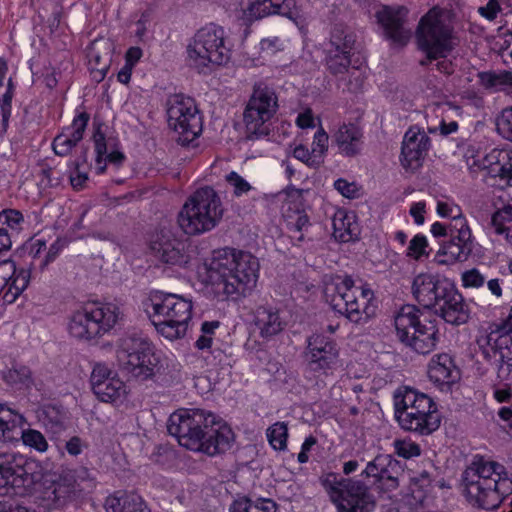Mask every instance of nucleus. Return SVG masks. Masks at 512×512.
<instances>
[{"mask_svg": "<svg viewBox=\"0 0 512 512\" xmlns=\"http://www.w3.org/2000/svg\"><path fill=\"white\" fill-rule=\"evenodd\" d=\"M167 430L181 446L209 456L225 453L235 438L224 421L204 409H182L172 413Z\"/></svg>", "mask_w": 512, "mask_h": 512, "instance_id": "obj_1", "label": "nucleus"}, {"mask_svg": "<svg viewBox=\"0 0 512 512\" xmlns=\"http://www.w3.org/2000/svg\"><path fill=\"white\" fill-rule=\"evenodd\" d=\"M258 270V260L250 253L226 247L213 251L208 282L219 300L237 301L256 287Z\"/></svg>", "mask_w": 512, "mask_h": 512, "instance_id": "obj_2", "label": "nucleus"}, {"mask_svg": "<svg viewBox=\"0 0 512 512\" xmlns=\"http://www.w3.org/2000/svg\"><path fill=\"white\" fill-rule=\"evenodd\" d=\"M462 483L468 502L485 510L498 508L512 492V478L505 467L479 455L463 471Z\"/></svg>", "mask_w": 512, "mask_h": 512, "instance_id": "obj_3", "label": "nucleus"}, {"mask_svg": "<svg viewBox=\"0 0 512 512\" xmlns=\"http://www.w3.org/2000/svg\"><path fill=\"white\" fill-rule=\"evenodd\" d=\"M413 297L427 309H435L447 323L461 325L469 319V309L454 284L430 273L417 275L411 286Z\"/></svg>", "mask_w": 512, "mask_h": 512, "instance_id": "obj_4", "label": "nucleus"}, {"mask_svg": "<svg viewBox=\"0 0 512 512\" xmlns=\"http://www.w3.org/2000/svg\"><path fill=\"white\" fill-rule=\"evenodd\" d=\"M192 301L178 294L156 292L146 304V312L156 330L169 340L183 338L192 318Z\"/></svg>", "mask_w": 512, "mask_h": 512, "instance_id": "obj_5", "label": "nucleus"}, {"mask_svg": "<svg viewBox=\"0 0 512 512\" xmlns=\"http://www.w3.org/2000/svg\"><path fill=\"white\" fill-rule=\"evenodd\" d=\"M395 416L401 428L419 435H430L441 423L436 403L426 394L405 387L394 397Z\"/></svg>", "mask_w": 512, "mask_h": 512, "instance_id": "obj_6", "label": "nucleus"}, {"mask_svg": "<svg viewBox=\"0 0 512 512\" xmlns=\"http://www.w3.org/2000/svg\"><path fill=\"white\" fill-rule=\"evenodd\" d=\"M223 216L221 199L209 186L197 189L184 203L177 216L180 229L189 236L214 229Z\"/></svg>", "mask_w": 512, "mask_h": 512, "instance_id": "obj_7", "label": "nucleus"}, {"mask_svg": "<svg viewBox=\"0 0 512 512\" xmlns=\"http://www.w3.org/2000/svg\"><path fill=\"white\" fill-rule=\"evenodd\" d=\"M324 294L332 309L350 322H367L368 302L373 296L370 289L355 286L354 280L348 275H336L325 283Z\"/></svg>", "mask_w": 512, "mask_h": 512, "instance_id": "obj_8", "label": "nucleus"}, {"mask_svg": "<svg viewBox=\"0 0 512 512\" xmlns=\"http://www.w3.org/2000/svg\"><path fill=\"white\" fill-rule=\"evenodd\" d=\"M454 28L448 14L438 8L430 9L419 21L416 37L419 48L427 55L421 65L446 57L454 48Z\"/></svg>", "mask_w": 512, "mask_h": 512, "instance_id": "obj_9", "label": "nucleus"}, {"mask_svg": "<svg viewBox=\"0 0 512 512\" xmlns=\"http://www.w3.org/2000/svg\"><path fill=\"white\" fill-rule=\"evenodd\" d=\"M422 312L415 305H405L394 318L396 335L401 343L419 354H429L439 340L433 321L421 319Z\"/></svg>", "mask_w": 512, "mask_h": 512, "instance_id": "obj_10", "label": "nucleus"}, {"mask_svg": "<svg viewBox=\"0 0 512 512\" xmlns=\"http://www.w3.org/2000/svg\"><path fill=\"white\" fill-rule=\"evenodd\" d=\"M187 63L202 72L210 65H223L230 59L222 27L210 24L199 29L187 45Z\"/></svg>", "mask_w": 512, "mask_h": 512, "instance_id": "obj_11", "label": "nucleus"}, {"mask_svg": "<svg viewBox=\"0 0 512 512\" xmlns=\"http://www.w3.org/2000/svg\"><path fill=\"white\" fill-rule=\"evenodd\" d=\"M122 313L114 303H91L71 316L69 333L77 339L89 340L114 327Z\"/></svg>", "mask_w": 512, "mask_h": 512, "instance_id": "obj_12", "label": "nucleus"}, {"mask_svg": "<svg viewBox=\"0 0 512 512\" xmlns=\"http://www.w3.org/2000/svg\"><path fill=\"white\" fill-rule=\"evenodd\" d=\"M323 486L338 512H371L375 507L369 487L361 480L329 474Z\"/></svg>", "mask_w": 512, "mask_h": 512, "instance_id": "obj_13", "label": "nucleus"}, {"mask_svg": "<svg viewBox=\"0 0 512 512\" xmlns=\"http://www.w3.org/2000/svg\"><path fill=\"white\" fill-rule=\"evenodd\" d=\"M116 357L119 366L135 378L148 379L157 365L152 344L145 338L128 335L119 340Z\"/></svg>", "mask_w": 512, "mask_h": 512, "instance_id": "obj_14", "label": "nucleus"}, {"mask_svg": "<svg viewBox=\"0 0 512 512\" xmlns=\"http://www.w3.org/2000/svg\"><path fill=\"white\" fill-rule=\"evenodd\" d=\"M278 109L275 91L267 86L256 87L244 111L247 139L255 140L270 132L269 121Z\"/></svg>", "mask_w": 512, "mask_h": 512, "instance_id": "obj_15", "label": "nucleus"}, {"mask_svg": "<svg viewBox=\"0 0 512 512\" xmlns=\"http://www.w3.org/2000/svg\"><path fill=\"white\" fill-rule=\"evenodd\" d=\"M169 127L178 134L177 142L187 145L202 131V119L192 98L175 94L167 101Z\"/></svg>", "mask_w": 512, "mask_h": 512, "instance_id": "obj_16", "label": "nucleus"}, {"mask_svg": "<svg viewBox=\"0 0 512 512\" xmlns=\"http://www.w3.org/2000/svg\"><path fill=\"white\" fill-rule=\"evenodd\" d=\"M361 475L372 479L371 483L379 491L396 490L404 479L405 471L402 463L390 454H379L369 461Z\"/></svg>", "mask_w": 512, "mask_h": 512, "instance_id": "obj_17", "label": "nucleus"}, {"mask_svg": "<svg viewBox=\"0 0 512 512\" xmlns=\"http://www.w3.org/2000/svg\"><path fill=\"white\" fill-rule=\"evenodd\" d=\"M23 458L9 461L0 469V496H25L33 490L35 476L23 465Z\"/></svg>", "mask_w": 512, "mask_h": 512, "instance_id": "obj_18", "label": "nucleus"}, {"mask_svg": "<svg viewBox=\"0 0 512 512\" xmlns=\"http://www.w3.org/2000/svg\"><path fill=\"white\" fill-rule=\"evenodd\" d=\"M37 490L44 508H59L75 493V481L67 476L46 474L41 478Z\"/></svg>", "mask_w": 512, "mask_h": 512, "instance_id": "obj_19", "label": "nucleus"}, {"mask_svg": "<svg viewBox=\"0 0 512 512\" xmlns=\"http://www.w3.org/2000/svg\"><path fill=\"white\" fill-rule=\"evenodd\" d=\"M150 251L156 259L168 265H181L187 262L183 252L184 244L170 228L155 231L150 238Z\"/></svg>", "mask_w": 512, "mask_h": 512, "instance_id": "obj_20", "label": "nucleus"}, {"mask_svg": "<svg viewBox=\"0 0 512 512\" xmlns=\"http://www.w3.org/2000/svg\"><path fill=\"white\" fill-rule=\"evenodd\" d=\"M309 367L312 371L328 374L338 364L339 351L331 338L314 334L308 339Z\"/></svg>", "mask_w": 512, "mask_h": 512, "instance_id": "obj_21", "label": "nucleus"}, {"mask_svg": "<svg viewBox=\"0 0 512 512\" xmlns=\"http://www.w3.org/2000/svg\"><path fill=\"white\" fill-rule=\"evenodd\" d=\"M430 148V138L424 130L410 127L403 138L400 161L404 169L415 171L423 164Z\"/></svg>", "mask_w": 512, "mask_h": 512, "instance_id": "obj_22", "label": "nucleus"}, {"mask_svg": "<svg viewBox=\"0 0 512 512\" xmlns=\"http://www.w3.org/2000/svg\"><path fill=\"white\" fill-rule=\"evenodd\" d=\"M452 237L443 241L439 254L446 256L441 262L466 261L473 251V238L466 219H456L452 226Z\"/></svg>", "mask_w": 512, "mask_h": 512, "instance_id": "obj_23", "label": "nucleus"}, {"mask_svg": "<svg viewBox=\"0 0 512 512\" xmlns=\"http://www.w3.org/2000/svg\"><path fill=\"white\" fill-rule=\"evenodd\" d=\"M407 12V9L402 6L395 8L384 6L376 13L386 37L399 45L407 44L411 36L410 30L404 27Z\"/></svg>", "mask_w": 512, "mask_h": 512, "instance_id": "obj_24", "label": "nucleus"}, {"mask_svg": "<svg viewBox=\"0 0 512 512\" xmlns=\"http://www.w3.org/2000/svg\"><path fill=\"white\" fill-rule=\"evenodd\" d=\"M351 55L348 52H340L339 50L326 49L325 63L327 70L337 76L345 73L349 74V80L346 84L347 89L351 92H356L361 89L363 78L357 69L350 70Z\"/></svg>", "mask_w": 512, "mask_h": 512, "instance_id": "obj_25", "label": "nucleus"}, {"mask_svg": "<svg viewBox=\"0 0 512 512\" xmlns=\"http://www.w3.org/2000/svg\"><path fill=\"white\" fill-rule=\"evenodd\" d=\"M428 377L441 390H445L459 380L460 373L448 354H439L429 363Z\"/></svg>", "mask_w": 512, "mask_h": 512, "instance_id": "obj_26", "label": "nucleus"}, {"mask_svg": "<svg viewBox=\"0 0 512 512\" xmlns=\"http://www.w3.org/2000/svg\"><path fill=\"white\" fill-rule=\"evenodd\" d=\"M332 142L337 146L340 154L346 157H354L361 152L363 132L355 124L344 123L333 134Z\"/></svg>", "mask_w": 512, "mask_h": 512, "instance_id": "obj_27", "label": "nucleus"}, {"mask_svg": "<svg viewBox=\"0 0 512 512\" xmlns=\"http://www.w3.org/2000/svg\"><path fill=\"white\" fill-rule=\"evenodd\" d=\"M38 421L52 438H58L68 426V413L62 406L44 405L38 410Z\"/></svg>", "mask_w": 512, "mask_h": 512, "instance_id": "obj_28", "label": "nucleus"}, {"mask_svg": "<svg viewBox=\"0 0 512 512\" xmlns=\"http://www.w3.org/2000/svg\"><path fill=\"white\" fill-rule=\"evenodd\" d=\"M254 324L262 338L269 339L279 334L285 326L277 310L259 306L254 313Z\"/></svg>", "mask_w": 512, "mask_h": 512, "instance_id": "obj_29", "label": "nucleus"}, {"mask_svg": "<svg viewBox=\"0 0 512 512\" xmlns=\"http://www.w3.org/2000/svg\"><path fill=\"white\" fill-rule=\"evenodd\" d=\"M106 512H148L142 497L136 493H121L107 497Z\"/></svg>", "mask_w": 512, "mask_h": 512, "instance_id": "obj_30", "label": "nucleus"}, {"mask_svg": "<svg viewBox=\"0 0 512 512\" xmlns=\"http://www.w3.org/2000/svg\"><path fill=\"white\" fill-rule=\"evenodd\" d=\"M489 158V175L499 178L505 185L512 186V151L494 150Z\"/></svg>", "mask_w": 512, "mask_h": 512, "instance_id": "obj_31", "label": "nucleus"}, {"mask_svg": "<svg viewBox=\"0 0 512 512\" xmlns=\"http://www.w3.org/2000/svg\"><path fill=\"white\" fill-rule=\"evenodd\" d=\"M229 512H280L278 504L270 498L248 497L235 499L229 507Z\"/></svg>", "mask_w": 512, "mask_h": 512, "instance_id": "obj_32", "label": "nucleus"}, {"mask_svg": "<svg viewBox=\"0 0 512 512\" xmlns=\"http://www.w3.org/2000/svg\"><path fill=\"white\" fill-rule=\"evenodd\" d=\"M356 43L355 33L343 24H335L330 32L328 49L352 54Z\"/></svg>", "mask_w": 512, "mask_h": 512, "instance_id": "obj_33", "label": "nucleus"}, {"mask_svg": "<svg viewBox=\"0 0 512 512\" xmlns=\"http://www.w3.org/2000/svg\"><path fill=\"white\" fill-rule=\"evenodd\" d=\"M353 217L344 211L335 213L332 219L333 236L342 242H349L356 236V224L352 222Z\"/></svg>", "mask_w": 512, "mask_h": 512, "instance_id": "obj_34", "label": "nucleus"}, {"mask_svg": "<svg viewBox=\"0 0 512 512\" xmlns=\"http://www.w3.org/2000/svg\"><path fill=\"white\" fill-rule=\"evenodd\" d=\"M492 226L497 234H504L508 243L512 245V204L498 209L492 216Z\"/></svg>", "mask_w": 512, "mask_h": 512, "instance_id": "obj_35", "label": "nucleus"}, {"mask_svg": "<svg viewBox=\"0 0 512 512\" xmlns=\"http://www.w3.org/2000/svg\"><path fill=\"white\" fill-rule=\"evenodd\" d=\"M93 392L101 401L113 402L123 396L126 390L124 382L119 377H115L108 382H102L93 389Z\"/></svg>", "mask_w": 512, "mask_h": 512, "instance_id": "obj_36", "label": "nucleus"}, {"mask_svg": "<svg viewBox=\"0 0 512 512\" xmlns=\"http://www.w3.org/2000/svg\"><path fill=\"white\" fill-rule=\"evenodd\" d=\"M311 223L307 214L298 212L295 220L289 222L290 238L295 245H300L306 239L311 240L310 235Z\"/></svg>", "mask_w": 512, "mask_h": 512, "instance_id": "obj_37", "label": "nucleus"}, {"mask_svg": "<svg viewBox=\"0 0 512 512\" xmlns=\"http://www.w3.org/2000/svg\"><path fill=\"white\" fill-rule=\"evenodd\" d=\"M506 334L501 327L479 337L477 343L481 348L490 347L494 355L498 356L501 350L508 348L507 345L510 339Z\"/></svg>", "mask_w": 512, "mask_h": 512, "instance_id": "obj_38", "label": "nucleus"}, {"mask_svg": "<svg viewBox=\"0 0 512 512\" xmlns=\"http://www.w3.org/2000/svg\"><path fill=\"white\" fill-rule=\"evenodd\" d=\"M2 379L10 386L29 387L33 383L31 370L22 365L3 371Z\"/></svg>", "mask_w": 512, "mask_h": 512, "instance_id": "obj_39", "label": "nucleus"}, {"mask_svg": "<svg viewBox=\"0 0 512 512\" xmlns=\"http://www.w3.org/2000/svg\"><path fill=\"white\" fill-rule=\"evenodd\" d=\"M432 487V477L428 471H422L413 479L411 494L416 503L423 504Z\"/></svg>", "mask_w": 512, "mask_h": 512, "instance_id": "obj_40", "label": "nucleus"}, {"mask_svg": "<svg viewBox=\"0 0 512 512\" xmlns=\"http://www.w3.org/2000/svg\"><path fill=\"white\" fill-rule=\"evenodd\" d=\"M243 14L247 21H254L273 14L269 7V0H248L247 6L243 8Z\"/></svg>", "mask_w": 512, "mask_h": 512, "instance_id": "obj_41", "label": "nucleus"}, {"mask_svg": "<svg viewBox=\"0 0 512 512\" xmlns=\"http://www.w3.org/2000/svg\"><path fill=\"white\" fill-rule=\"evenodd\" d=\"M497 382L508 383L512 380V351L509 348L501 350L496 359Z\"/></svg>", "mask_w": 512, "mask_h": 512, "instance_id": "obj_42", "label": "nucleus"}, {"mask_svg": "<svg viewBox=\"0 0 512 512\" xmlns=\"http://www.w3.org/2000/svg\"><path fill=\"white\" fill-rule=\"evenodd\" d=\"M288 437L287 425L284 422H277L267 429V438L275 450H284Z\"/></svg>", "mask_w": 512, "mask_h": 512, "instance_id": "obj_43", "label": "nucleus"}, {"mask_svg": "<svg viewBox=\"0 0 512 512\" xmlns=\"http://www.w3.org/2000/svg\"><path fill=\"white\" fill-rule=\"evenodd\" d=\"M24 217L22 213L15 209H5L0 212V227L10 229V234H18L22 229Z\"/></svg>", "mask_w": 512, "mask_h": 512, "instance_id": "obj_44", "label": "nucleus"}, {"mask_svg": "<svg viewBox=\"0 0 512 512\" xmlns=\"http://www.w3.org/2000/svg\"><path fill=\"white\" fill-rule=\"evenodd\" d=\"M13 84L12 80L9 79L8 87L2 98H0V116H1V128L0 133H5L8 128V122L11 115V102L13 98Z\"/></svg>", "mask_w": 512, "mask_h": 512, "instance_id": "obj_45", "label": "nucleus"}, {"mask_svg": "<svg viewBox=\"0 0 512 512\" xmlns=\"http://www.w3.org/2000/svg\"><path fill=\"white\" fill-rule=\"evenodd\" d=\"M496 130L505 140L512 142V106L503 109L497 116Z\"/></svg>", "mask_w": 512, "mask_h": 512, "instance_id": "obj_46", "label": "nucleus"}, {"mask_svg": "<svg viewBox=\"0 0 512 512\" xmlns=\"http://www.w3.org/2000/svg\"><path fill=\"white\" fill-rule=\"evenodd\" d=\"M22 440L26 446L34 448L38 452H45L48 449L46 438L38 430L28 429L23 431Z\"/></svg>", "mask_w": 512, "mask_h": 512, "instance_id": "obj_47", "label": "nucleus"}, {"mask_svg": "<svg viewBox=\"0 0 512 512\" xmlns=\"http://www.w3.org/2000/svg\"><path fill=\"white\" fill-rule=\"evenodd\" d=\"M395 453L405 459H410L413 457H417L421 453L420 446L411 441L406 439H396L393 442Z\"/></svg>", "mask_w": 512, "mask_h": 512, "instance_id": "obj_48", "label": "nucleus"}, {"mask_svg": "<svg viewBox=\"0 0 512 512\" xmlns=\"http://www.w3.org/2000/svg\"><path fill=\"white\" fill-rule=\"evenodd\" d=\"M117 377L115 373L106 365L103 363H96L93 366V370L91 372L90 376V384L92 387V390L101 385L102 382H108L110 379Z\"/></svg>", "mask_w": 512, "mask_h": 512, "instance_id": "obj_49", "label": "nucleus"}, {"mask_svg": "<svg viewBox=\"0 0 512 512\" xmlns=\"http://www.w3.org/2000/svg\"><path fill=\"white\" fill-rule=\"evenodd\" d=\"M71 134H60L53 141V150L59 156H66L79 141H73Z\"/></svg>", "mask_w": 512, "mask_h": 512, "instance_id": "obj_50", "label": "nucleus"}, {"mask_svg": "<svg viewBox=\"0 0 512 512\" xmlns=\"http://www.w3.org/2000/svg\"><path fill=\"white\" fill-rule=\"evenodd\" d=\"M225 179L233 187V192L238 197L252 189V186L235 171L228 173Z\"/></svg>", "mask_w": 512, "mask_h": 512, "instance_id": "obj_51", "label": "nucleus"}, {"mask_svg": "<svg viewBox=\"0 0 512 512\" xmlns=\"http://www.w3.org/2000/svg\"><path fill=\"white\" fill-rule=\"evenodd\" d=\"M293 156L308 165L309 167L317 168L323 162L320 157L315 156L314 153L309 151L305 146L298 145L294 148Z\"/></svg>", "mask_w": 512, "mask_h": 512, "instance_id": "obj_52", "label": "nucleus"}, {"mask_svg": "<svg viewBox=\"0 0 512 512\" xmlns=\"http://www.w3.org/2000/svg\"><path fill=\"white\" fill-rule=\"evenodd\" d=\"M427 240L423 235H416L412 238L407 249V256L419 259L426 253Z\"/></svg>", "mask_w": 512, "mask_h": 512, "instance_id": "obj_53", "label": "nucleus"}, {"mask_svg": "<svg viewBox=\"0 0 512 512\" xmlns=\"http://www.w3.org/2000/svg\"><path fill=\"white\" fill-rule=\"evenodd\" d=\"M90 116L86 112L80 113L77 117L74 118L71 125V135L73 136V141H81L83 138V133L87 127Z\"/></svg>", "mask_w": 512, "mask_h": 512, "instance_id": "obj_54", "label": "nucleus"}, {"mask_svg": "<svg viewBox=\"0 0 512 512\" xmlns=\"http://www.w3.org/2000/svg\"><path fill=\"white\" fill-rule=\"evenodd\" d=\"M328 148V134L320 129L314 135V140L312 143V152L315 156L320 157L323 160V155L327 151Z\"/></svg>", "mask_w": 512, "mask_h": 512, "instance_id": "obj_55", "label": "nucleus"}, {"mask_svg": "<svg viewBox=\"0 0 512 512\" xmlns=\"http://www.w3.org/2000/svg\"><path fill=\"white\" fill-rule=\"evenodd\" d=\"M485 277L476 268L467 270L462 274L464 287L479 288L485 283Z\"/></svg>", "mask_w": 512, "mask_h": 512, "instance_id": "obj_56", "label": "nucleus"}, {"mask_svg": "<svg viewBox=\"0 0 512 512\" xmlns=\"http://www.w3.org/2000/svg\"><path fill=\"white\" fill-rule=\"evenodd\" d=\"M30 280V272L25 269H21L19 271L16 270V273L12 275L9 284H11L12 289H16V294H21L28 286Z\"/></svg>", "mask_w": 512, "mask_h": 512, "instance_id": "obj_57", "label": "nucleus"}, {"mask_svg": "<svg viewBox=\"0 0 512 512\" xmlns=\"http://www.w3.org/2000/svg\"><path fill=\"white\" fill-rule=\"evenodd\" d=\"M93 141L95 144L96 151V163L101 164L103 162V157L106 155L107 152V145L105 135L104 133L101 132L100 126H98L94 132Z\"/></svg>", "mask_w": 512, "mask_h": 512, "instance_id": "obj_58", "label": "nucleus"}, {"mask_svg": "<svg viewBox=\"0 0 512 512\" xmlns=\"http://www.w3.org/2000/svg\"><path fill=\"white\" fill-rule=\"evenodd\" d=\"M437 213L442 217H450L451 221L456 219H465L461 214V209L459 206L446 202H438Z\"/></svg>", "mask_w": 512, "mask_h": 512, "instance_id": "obj_59", "label": "nucleus"}, {"mask_svg": "<svg viewBox=\"0 0 512 512\" xmlns=\"http://www.w3.org/2000/svg\"><path fill=\"white\" fill-rule=\"evenodd\" d=\"M16 273L15 263L8 259L0 261V287L4 289L10 282L12 275Z\"/></svg>", "mask_w": 512, "mask_h": 512, "instance_id": "obj_60", "label": "nucleus"}, {"mask_svg": "<svg viewBox=\"0 0 512 512\" xmlns=\"http://www.w3.org/2000/svg\"><path fill=\"white\" fill-rule=\"evenodd\" d=\"M502 0H488L485 6L479 7V14L489 21H493L501 11L500 2Z\"/></svg>", "mask_w": 512, "mask_h": 512, "instance_id": "obj_61", "label": "nucleus"}, {"mask_svg": "<svg viewBox=\"0 0 512 512\" xmlns=\"http://www.w3.org/2000/svg\"><path fill=\"white\" fill-rule=\"evenodd\" d=\"M283 48L284 42L277 36L262 39L260 42V49L268 54H274Z\"/></svg>", "mask_w": 512, "mask_h": 512, "instance_id": "obj_62", "label": "nucleus"}, {"mask_svg": "<svg viewBox=\"0 0 512 512\" xmlns=\"http://www.w3.org/2000/svg\"><path fill=\"white\" fill-rule=\"evenodd\" d=\"M493 395L494 398L500 403L509 402L512 398V390L509 383H495L493 385Z\"/></svg>", "mask_w": 512, "mask_h": 512, "instance_id": "obj_63", "label": "nucleus"}, {"mask_svg": "<svg viewBox=\"0 0 512 512\" xmlns=\"http://www.w3.org/2000/svg\"><path fill=\"white\" fill-rule=\"evenodd\" d=\"M293 0H269V7L273 9V14H280L292 17L291 6Z\"/></svg>", "mask_w": 512, "mask_h": 512, "instance_id": "obj_64", "label": "nucleus"}]
</instances>
